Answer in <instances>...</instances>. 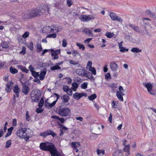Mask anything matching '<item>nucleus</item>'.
Segmentation results:
<instances>
[{
    "mask_svg": "<svg viewBox=\"0 0 156 156\" xmlns=\"http://www.w3.org/2000/svg\"><path fill=\"white\" fill-rule=\"evenodd\" d=\"M23 18L24 19H29L31 18H32V16H31V13L30 12L29 14H25L23 16Z\"/></svg>",
    "mask_w": 156,
    "mask_h": 156,
    "instance_id": "41",
    "label": "nucleus"
},
{
    "mask_svg": "<svg viewBox=\"0 0 156 156\" xmlns=\"http://www.w3.org/2000/svg\"><path fill=\"white\" fill-rule=\"evenodd\" d=\"M147 12L150 17H155V14L150 10H147Z\"/></svg>",
    "mask_w": 156,
    "mask_h": 156,
    "instance_id": "39",
    "label": "nucleus"
},
{
    "mask_svg": "<svg viewBox=\"0 0 156 156\" xmlns=\"http://www.w3.org/2000/svg\"><path fill=\"white\" fill-rule=\"evenodd\" d=\"M10 71L12 74H14L18 72L17 70L13 66H11L10 68Z\"/></svg>",
    "mask_w": 156,
    "mask_h": 156,
    "instance_id": "24",
    "label": "nucleus"
},
{
    "mask_svg": "<svg viewBox=\"0 0 156 156\" xmlns=\"http://www.w3.org/2000/svg\"><path fill=\"white\" fill-rule=\"evenodd\" d=\"M61 68L56 64L55 66L51 67L50 69L51 70L53 71L55 70L60 69Z\"/></svg>",
    "mask_w": 156,
    "mask_h": 156,
    "instance_id": "33",
    "label": "nucleus"
},
{
    "mask_svg": "<svg viewBox=\"0 0 156 156\" xmlns=\"http://www.w3.org/2000/svg\"><path fill=\"white\" fill-rule=\"evenodd\" d=\"M79 18L82 22H87L94 19L95 18V16L94 15H83L80 16Z\"/></svg>",
    "mask_w": 156,
    "mask_h": 156,
    "instance_id": "4",
    "label": "nucleus"
},
{
    "mask_svg": "<svg viewBox=\"0 0 156 156\" xmlns=\"http://www.w3.org/2000/svg\"><path fill=\"white\" fill-rule=\"evenodd\" d=\"M51 135L53 137L56 135V134L51 130H48L45 132L41 133H40V135L44 137H45L48 135Z\"/></svg>",
    "mask_w": 156,
    "mask_h": 156,
    "instance_id": "11",
    "label": "nucleus"
},
{
    "mask_svg": "<svg viewBox=\"0 0 156 156\" xmlns=\"http://www.w3.org/2000/svg\"><path fill=\"white\" fill-rule=\"evenodd\" d=\"M43 111V109L41 108H37L36 109V112L37 113H42Z\"/></svg>",
    "mask_w": 156,
    "mask_h": 156,
    "instance_id": "48",
    "label": "nucleus"
},
{
    "mask_svg": "<svg viewBox=\"0 0 156 156\" xmlns=\"http://www.w3.org/2000/svg\"><path fill=\"white\" fill-rule=\"evenodd\" d=\"M56 28L55 26L54 25L51 27H46L42 29V31L44 33H53L55 30H56Z\"/></svg>",
    "mask_w": 156,
    "mask_h": 156,
    "instance_id": "8",
    "label": "nucleus"
},
{
    "mask_svg": "<svg viewBox=\"0 0 156 156\" xmlns=\"http://www.w3.org/2000/svg\"><path fill=\"white\" fill-rule=\"evenodd\" d=\"M110 67L111 70L113 72H116L117 71L118 66L115 62H112L110 63Z\"/></svg>",
    "mask_w": 156,
    "mask_h": 156,
    "instance_id": "14",
    "label": "nucleus"
},
{
    "mask_svg": "<svg viewBox=\"0 0 156 156\" xmlns=\"http://www.w3.org/2000/svg\"><path fill=\"white\" fill-rule=\"evenodd\" d=\"M46 71H42L39 75V78L41 80H43L44 79V76L46 74Z\"/></svg>",
    "mask_w": 156,
    "mask_h": 156,
    "instance_id": "22",
    "label": "nucleus"
},
{
    "mask_svg": "<svg viewBox=\"0 0 156 156\" xmlns=\"http://www.w3.org/2000/svg\"><path fill=\"white\" fill-rule=\"evenodd\" d=\"M92 39V38H88L86 39V40H84V43L86 44H88L90 41Z\"/></svg>",
    "mask_w": 156,
    "mask_h": 156,
    "instance_id": "53",
    "label": "nucleus"
},
{
    "mask_svg": "<svg viewBox=\"0 0 156 156\" xmlns=\"http://www.w3.org/2000/svg\"><path fill=\"white\" fill-rule=\"evenodd\" d=\"M116 94L117 98H119V100L121 101H123L122 96L124 95L123 93H121L120 91H117Z\"/></svg>",
    "mask_w": 156,
    "mask_h": 156,
    "instance_id": "19",
    "label": "nucleus"
},
{
    "mask_svg": "<svg viewBox=\"0 0 156 156\" xmlns=\"http://www.w3.org/2000/svg\"><path fill=\"white\" fill-rule=\"evenodd\" d=\"M12 144L11 140H7L6 142L5 147L8 148Z\"/></svg>",
    "mask_w": 156,
    "mask_h": 156,
    "instance_id": "34",
    "label": "nucleus"
},
{
    "mask_svg": "<svg viewBox=\"0 0 156 156\" xmlns=\"http://www.w3.org/2000/svg\"><path fill=\"white\" fill-rule=\"evenodd\" d=\"M73 55L74 56L77 57L78 56H80V54L77 51L73 50Z\"/></svg>",
    "mask_w": 156,
    "mask_h": 156,
    "instance_id": "44",
    "label": "nucleus"
},
{
    "mask_svg": "<svg viewBox=\"0 0 156 156\" xmlns=\"http://www.w3.org/2000/svg\"><path fill=\"white\" fill-rule=\"evenodd\" d=\"M57 34L55 33H53L51 34L48 35L46 37L47 38H55L56 37Z\"/></svg>",
    "mask_w": 156,
    "mask_h": 156,
    "instance_id": "37",
    "label": "nucleus"
},
{
    "mask_svg": "<svg viewBox=\"0 0 156 156\" xmlns=\"http://www.w3.org/2000/svg\"><path fill=\"white\" fill-rule=\"evenodd\" d=\"M44 104V101L43 99H41L38 104V106L39 108H41Z\"/></svg>",
    "mask_w": 156,
    "mask_h": 156,
    "instance_id": "47",
    "label": "nucleus"
},
{
    "mask_svg": "<svg viewBox=\"0 0 156 156\" xmlns=\"http://www.w3.org/2000/svg\"><path fill=\"white\" fill-rule=\"evenodd\" d=\"M13 129V127H11L10 128L8 129V132L9 133H11V134L12 131Z\"/></svg>",
    "mask_w": 156,
    "mask_h": 156,
    "instance_id": "60",
    "label": "nucleus"
},
{
    "mask_svg": "<svg viewBox=\"0 0 156 156\" xmlns=\"http://www.w3.org/2000/svg\"><path fill=\"white\" fill-rule=\"evenodd\" d=\"M26 120H27V121H29L30 120V116H29L28 112V111H27L26 112Z\"/></svg>",
    "mask_w": 156,
    "mask_h": 156,
    "instance_id": "51",
    "label": "nucleus"
},
{
    "mask_svg": "<svg viewBox=\"0 0 156 156\" xmlns=\"http://www.w3.org/2000/svg\"><path fill=\"white\" fill-rule=\"evenodd\" d=\"M92 62L90 61H89L87 64V67H89V68L92 67Z\"/></svg>",
    "mask_w": 156,
    "mask_h": 156,
    "instance_id": "59",
    "label": "nucleus"
},
{
    "mask_svg": "<svg viewBox=\"0 0 156 156\" xmlns=\"http://www.w3.org/2000/svg\"><path fill=\"white\" fill-rule=\"evenodd\" d=\"M17 125L16 119H14L12 120V125L14 126H16Z\"/></svg>",
    "mask_w": 156,
    "mask_h": 156,
    "instance_id": "56",
    "label": "nucleus"
},
{
    "mask_svg": "<svg viewBox=\"0 0 156 156\" xmlns=\"http://www.w3.org/2000/svg\"><path fill=\"white\" fill-rule=\"evenodd\" d=\"M105 35L108 38H111L114 36V34L113 33L107 32L105 34Z\"/></svg>",
    "mask_w": 156,
    "mask_h": 156,
    "instance_id": "25",
    "label": "nucleus"
},
{
    "mask_svg": "<svg viewBox=\"0 0 156 156\" xmlns=\"http://www.w3.org/2000/svg\"><path fill=\"white\" fill-rule=\"evenodd\" d=\"M13 90L14 93L16 94V96L15 95H13V97H14V98H15V97L18 98L19 96V92L20 91V90L18 86L17 85H15L14 86L13 89Z\"/></svg>",
    "mask_w": 156,
    "mask_h": 156,
    "instance_id": "13",
    "label": "nucleus"
},
{
    "mask_svg": "<svg viewBox=\"0 0 156 156\" xmlns=\"http://www.w3.org/2000/svg\"><path fill=\"white\" fill-rule=\"evenodd\" d=\"M131 51L132 52L137 53L140 52L141 50H140L138 48H133L131 49Z\"/></svg>",
    "mask_w": 156,
    "mask_h": 156,
    "instance_id": "38",
    "label": "nucleus"
},
{
    "mask_svg": "<svg viewBox=\"0 0 156 156\" xmlns=\"http://www.w3.org/2000/svg\"><path fill=\"white\" fill-rule=\"evenodd\" d=\"M32 17L40 16L43 14L42 10L38 9H35L32 10L30 12Z\"/></svg>",
    "mask_w": 156,
    "mask_h": 156,
    "instance_id": "7",
    "label": "nucleus"
},
{
    "mask_svg": "<svg viewBox=\"0 0 156 156\" xmlns=\"http://www.w3.org/2000/svg\"><path fill=\"white\" fill-rule=\"evenodd\" d=\"M37 49L38 52H40L42 50L41 45L40 44H37Z\"/></svg>",
    "mask_w": 156,
    "mask_h": 156,
    "instance_id": "42",
    "label": "nucleus"
},
{
    "mask_svg": "<svg viewBox=\"0 0 156 156\" xmlns=\"http://www.w3.org/2000/svg\"><path fill=\"white\" fill-rule=\"evenodd\" d=\"M128 50V49H126L125 48L122 47L120 49L119 51L121 52H124L126 51H127Z\"/></svg>",
    "mask_w": 156,
    "mask_h": 156,
    "instance_id": "52",
    "label": "nucleus"
},
{
    "mask_svg": "<svg viewBox=\"0 0 156 156\" xmlns=\"http://www.w3.org/2000/svg\"><path fill=\"white\" fill-rule=\"evenodd\" d=\"M20 69L23 72L26 73H28L29 70L26 69V67L22 66H19Z\"/></svg>",
    "mask_w": 156,
    "mask_h": 156,
    "instance_id": "28",
    "label": "nucleus"
},
{
    "mask_svg": "<svg viewBox=\"0 0 156 156\" xmlns=\"http://www.w3.org/2000/svg\"><path fill=\"white\" fill-rule=\"evenodd\" d=\"M83 31L84 32L85 34L88 35L89 36H90L91 35H92V32L90 30L87 28H85Z\"/></svg>",
    "mask_w": 156,
    "mask_h": 156,
    "instance_id": "27",
    "label": "nucleus"
},
{
    "mask_svg": "<svg viewBox=\"0 0 156 156\" xmlns=\"http://www.w3.org/2000/svg\"><path fill=\"white\" fill-rule=\"evenodd\" d=\"M29 68L30 70V71L32 72L34 71V68L31 65H30L29 67Z\"/></svg>",
    "mask_w": 156,
    "mask_h": 156,
    "instance_id": "61",
    "label": "nucleus"
},
{
    "mask_svg": "<svg viewBox=\"0 0 156 156\" xmlns=\"http://www.w3.org/2000/svg\"><path fill=\"white\" fill-rule=\"evenodd\" d=\"M73 97L74 98L79 99L81 98V96L80 93H76L73 95Z\"/></svg>",
    "mask_w": 156,
    "mask_h": 156,
    "instance_id": "31",
    "label": "nucleus"
},
{
    "mask_svg": "<svg viewBox=\"0 0 156 156\" xmlns=\"http://www.w3.org/2000/svg\"><path fill=\"white\" fill-rule=\"evenodd\" d=\"M29 35V32L28 31L25 32L23 35L22 37L24 38L27 37Z\"/></svg>",
    "mask_w": 156,
    "mask_h": 156,
    "instance_id": "45",
    "label": "nucleus"
},
{
    "mask_svg": "<svg viewBox=\"0 0 156 156\" xmlns=\"http://www.w3.org/2000/svg\"><path fill=\"white\" fill-rule=\"evenodd\" d=\"M76 45L79 47L80 49H82L83 51L85 48L83 44L80 43L78 42L76 43Z\"/></svg>",
    "mask_w": 156,
    "mask_h": 156,
    "instance_id": "35",
    "label": "nucleus"
},
{
    "mask_svg": "<svg viewBox=\"0 0 156 156\" xmlns=\"http://www.w3.org/2000/svg\"><path fill=\"white\" fill-rule=\"evenodd\" d=\"M62 99L63 100V102L66 103L68 102L69 99V97L67 94H65L62 97Z\"/></svg>",
    "mask_w": 156,
    "mask_h": 156,
    "instance_id": "21",
    "label": "nucleus"
},
{
    "mask_svg": "<svg viewBox=\"0 0 156 156\" xmlns=\"http://www.w3.org/2000/svg\"><path fill=\"white\" fill-rule=\"evenodd\" d=\"M28 48L31 51H33L34 49V44L32 42H30L29 44L27 45Z\"/></svg>",
    "mask_w": 156,
    "mask_h": 156,
    "instance_id": "29",
    "label": "nucleus"
},
{
    "mask_svg": "<svg viewBox=\"0 0 156 156\" xmlns=\"http://www.w3.org/2000/svg\"><path fill=\"white\" fill-rule=\"evenodd\" d=\"M50 153L51 156H62V155L59 152H58L55 147H54L51 151Z\"/></svg>",
    "mask_w": 156,
    "mask_h": 156,
    "instance_id": "12",
    "label": "nucleus"
},
{
    "mask_svg": "<svg viewBox=\"0 0 156 156\" xmlns=\"http://www.w3.org/2000/svg\"><path fill=\"white\" fill-rule=\"evenodd\" d=\"M87 83H84L81 85V87L82 88L86 89L87 88Z\"/></svg>",
    "mask_w": 156,
    "mask_h": 156,
    "instance_id": "49",
    "label": "nucleus"
},
{
    "mask_svg": "<svg viewBox=\"0 0 156 156\" xmlns=\"http://www.w3.org/2000/svg\"><path fill=\"white\" fill-rule=\"evenodd\" d=\"M58 113L62 116H70L71 115L70 110L66 107L60 108L58 111Z\"/></svg>",
    "mask_w": 156,
    "mask_h": 156,
    "instance_id": "3",
    "label": "nucleus"
},
{
    "mask_svg": "<svg viewBox=\"0 0 156 156\" xmlns=\"http://www.w3.org/2000/svg\"><path fill=\"white\" fill-rule=\"evenodd\" d=\"M13 83L12 82L8 83L6 85L5 90L7 92H9L11 91V87L12 86Z\"/></svg>",
    "mask_w": 156,
    "mask_h": 156,
    "instance_id": "18",
    "label": "nucleus"
},
{
    "mask_svg": "<svg viewBox=\"0 0 156 156\" xmlns=\"http://www.w3.org/2000/svg\"><path fill=\"white\" fill-rule=\"evenodd\" d=\"M119 91H120L121 93H122V92L124 91V89H123L122 87V86H119Z\"/></svg>",
    "mask_w": 156,
    "mask_h": 156,
    "instance_id": "63",
    "label": "nucleus"
},
{
    "mask_svg": "<svg viewBox=\"0 0 156 156\" xmlns=\"http://www.w3.org/2000/svg\"><path fill=\"white\" fill-rule=\"evenodd\" d=\"M41 96V91L39 90H36L32 91L31 94V98L35 101H38Z\"/></svg>",
    "mask_w": 156,
    "mask_h": 156,
    "instance_id": "5",
    "label": "nucleus"
},
{
    "mask_svg": "<svg viewBox=\"0 0 156 156\" xmlns=\"http://www.w3.org/2000/svg\"><path fill=\"white\" fill-rule=\"evenodd\" d=\"M130 148V147L129 144H128L127 145L124 146L123 150L126 153L125 154V155L126 156H128L130 154V153L129 152Z\"/></svg>",
    "mask_w": 156,
    "mask_h": 156,
    "instance_id": "16",
    "label": "nucleus"
},
{
    "mask_svg": "<svg viewBox=\"0 0 156 156\" xmlns=\"http://www.w3.org/2000/svg\"><path fill=\"white\" fill-rule=\"evenodd\" d=\"M32 133V130L30 129L21 128L16 131V134L20 139H23L25 141H27Z\"/></svg>",
    "mask_w": 156,
    "mask_h": 156,
    "instance_id": "1",
    "label": "nucleus"
},
{
    "mask_svg": "<svg viewBox=\"0 0 156 156\" xmlns=\"http://www.w3.org/2000/svg\"><path fill=\"white\" fill-rule=\"evenodd\" d=\"M133 30L137 32H140V29L137 26H136L133 27Z\"/></svg>",
    "mask_w": 156,
    "mask_h": 156,
    "instance_id": "58",
    "label": "nucleus"
},
{
    "mask_svg": "<svg viewBox=\"0 0 156 156\" xmlns=\"http://www.w3.org/2000/svg\"><path fill=\"white\" fill-rule=\"evenodd\" d=\"M54 146V145L52 143L46 142L41 143L40 147L42 150L49 151L50 152Z\"/></svg>",
    "mask_w": 156,
    "mask_h": 156,
    "instance_id": "2",
    "label": "nucleus"
},
{
    "mask_svg": "<svg viewBox=\"0 0 156 156\" xmlns=\"http://www.w3.org/2000/svg\"><path fill=\"white\" fill-rule=\"evenodd\" d=\"M109 16L112 20H117L120 22H122V21L121 18L120 17L117 16L114 12H110Z\"/></svg>",
    "mask_w": 156,
    "mask_h": 156,
    "instance_id": "10",
    "label": "nucleus"
},
{
    "mask_svg": "<svg viewBox=\"0 0 156 156\" xmlns=\"http://www.w3.org/2000/svg\"><path fill=\"white\" fill-rule=\"evenodd\" d=\"M104 71L105 72H106L108 71V68L107 67V66H105L103 68Z\"/></svg>",
    "mask_w": 156,
    "mask_h": 156,
    "instance_id": "64",
    "label": "nucleus"
},
{
    "mask_svg": "<svg viewBox=\"0 0 156 156\" xmlns=\"http://www.w3.org/2000/svg\"><path fill=\"white\" fill-rule=\"evenodd\" d=\"M69 62L70 64L73 65H77L79 63L78 62H76L74 61H73L72 60H70L69 61Z\"/></svg>",
    "mask_w": 156,
    "mask_h": 156,
    "instance_id": "50",
    "label": "nucleus"
},
{
    "mask_svg": "<svg viewBox=\"0 0 156 156\" xmlns=\"http://www.w3.org/2000/svg\"><path fill=\"white\" fill-rule=\"evenodd\" d=\"M89 70L91 72L92 74L94 75L96 74V71L95 68L94 67L89 68Z\"/></svg>",
    "mask_w": 156,
    "mask_h": 156,
    "instance_id": "36",
    "label": "nucleus"
},
{
    "mask_svg": "<svg viewBox=\"0 0 156 156\" xmlns=\"http://www.w3.org/2000/svg\"><path fill=\"white\" fill-rule=\"evenodd\" d=\"M97 151L98 155L100 156H102L105 154V151L103 150H100V149H98L97 150Z\"/></svg>",
    "mask_w": 156,
    "mask_h": 156,
    "instance_id": "32",
    "label": "nucleus"
},
{
    "mask_svg": "<svg viewBox=\"0 0 156 156\" xmlns=\"http://www.w3.org/2000/svg\"><path fill=\"white\" fill-rule=\"evenodd\" d=\"M97 98V95L95 94H92L91 95L88 97V98L90 101H92L94 100Z\"/></svg>",
    "mask_w": 156,
    "mask_h": 156,
    "instance_id": "30",
    "label": "nucleus"
},
{
    "mask_svg": "<svg viewBox=\"0 0 156 156\" xmlns=\"http://www.w3.org/2000/svg\"><path fill=\"white\" fill-rule=\"evenodd\" d=\"M112 108H116L117 107V105L116 103V101H113L112 102Z\"/></svg>",
    "mask_w": 156,
    "mask_h": 156,
    "instance_id": "43",
    "label": "nucleus"
},
{
    "mask_svg": "<svg viewBox=\"0 0 156 156\" xmlns=\"http://www.w3.org/2000/svg\"><path fill=\"white\" fill-rule=\"evenodd\" d=\"M70 96H71L72 94V91L71 89H69L66 92Z\"/></svg>",
    "mask_w": 156,
    "mask_h": 156,
    "instance_id": "57",
    "label": "nucleus"
},
{
    "mask_svg": "<svg viewBox=\"0 0 156 156\" xmlns=\"http://www.w3.org/2000/svg\"><path fill=\"white\" fill-rule=\"evenodd\" d=\"M51 51L52 52L51 54V56L53 57L54 55H58L60 52V49H57L54 50L53 49H51Z\"/></svg>",
    "mask_w": 156,
    "mask_h": 156,
    "instance_id": "17",
    "label": "nucleus"
},
{
    "mask_svg": "<svg viewBox=\"0 0 156 156\" xmlns=\"http://www.w3.org/2000/svg\"><path fill=\"white\" fill-rule=\"evenodd\" d=\"M63 90L65 92H67L69 89L68 87L66 85L63 86Z\"/></svg>",
    "mask_w": 156,
    "mask_h": 156,
    "instance_id": "55",
    "label": "nucleus"
},
{
    "mask_svg": "<svg viewBox=\"0 0 156 156\" xmlns=\"http://www.w3.org/2000/svg\"><path fill=\"white\" fill-rule=\"evenodd\" d=\"M143 85L147 89L149 93L151 95H155L156 93L152 90V85L150 83H143Z\"/></svg>",
    "mask_w": 156,
    "mask_h": 156,
    "instance_id": "9",
    "label": "nucleus"
},
{
    "mask_svg": "<svg viewBox=\"0 0 156 156\" xmlns=\"http://www.w3.org/2000/svg\"><path fill=\"white\" fill-rule=\"evenodd\" d=\"M31 73L32 76H34L35 78H37L39 75V73L34 71L32 72Z\"/></svg>",
    "mask_w": 156,
    "mask_h": 156,
    "instance_id": "40",
    "label": "nucleus"
},
{
    "mask_svg": "<svg viewBox=\"0 0 156 156\" xmlns=\"http://www.w3.org/2000/svg\"><path fill=\"white\" fill-rule=\"evenodd\" d=\"M78 67H80V68L76 70L75 73L76 74L79 76H87L86 71L81 66V65H79L78 66Z\"/></svg>",
    "mask_w": 156,
    "mask_h": 156,
    "instance_id": "6",
    "label": "nucleus"
},
{
    "mask_svg": "<svg viewBox=\"0 0 156 156\" xmlns=\"http://www.w3.org/2000/svg\"><path fill=\"white\" fill-rule=\"evenodd\" d=\"M29 88L27 85L24 84L23 85L22 91L24 94H27L29 93Z\"/></svg>",
    "mask_w": 156,
    "mask_h": 156,
    "instance_id": "15",
    "label": "nucleus"
},
{
    "mask_svg": "<svg viewBox=\"0 0 156 156\" xmlns=\"http://www.w3.org/2000/svg\"><path fill=\"white\" fill-rule=\"evenodd\" d=\"M56 102V101H55L52 103L50 104L47 102V101H45V105L46 106L49 108H51L55 104Z\"/></svg>",
    "mask_w": 156,
    "mask_h": 156,
    "instance_id": "20",
    "label": "nucleus"
},
{
    "mask_svg": "<svg viewBox=\"0 0 156 156\" xmlns=\"http://www.w3.org/2000/svg\"><path fill=\"white\" fill-rule=\"evenodd\" d=\"M71 145L74 148L78 147L80 146V143L79 142H73L71 143Z\"/></svg>",
    "mask_w": 156,
    "mask_h": 156,
    "instance_id": "23",
    "label": "nucleus"
},
{
    "mask_svg": "<svg viewBox=\"0 0 156 156\" xmlns=\"http://www.w3.org/2000/svg\"><path fill=\"white\" fill-rule=\"evenodd\" d=\"M67 3L68 5L70 6L72 5V2L71 0H67Z\"/></svg>",
    "mask_w": 156,
    "mask_h": 156,
    "instance_id": "62",
    "label": "nucleus"
},
{
    "mask_svg": "<svg viewBox=\"0 0 156 156\" xmlns=\"http://www.w3.org/2000/svg\"><path fill=\"white\" fill-rule=\"evenodd\" d=\"M105 78L106 79H111V77L110 73H107L105 75Z\"/></svg>",
    "mask_w": 156,
    "mask_h": 156,
    "instance_id": "54",
    "label": "nucleus"
},
{
    "mask_svg": "<svg viewBox=\"0 0 156 156\" xmlns=\"http://www.w3.org/2000/svg\"><path fill=\"white\" fill-rule=\"evenodd\" d=\"M72 89L74 91H76L78 88V84L76 83H74L72 84Z\"/></svg>",
    "mask_w": 156,
    "mask_h": 156,
    "instance_id": "26",
    "label": "nucleus"
},
{
    "mask_svg": "<svg viewBox=\"0 0 156 156\" xmlns=\"http://www.w3.org/2000/svg\"><path fill=\"white\" fill-rule=\"evenodd\" d=\"M67 42L66 40L63 39L62 41V46L63 47H65L67 46Z\"/></svg>",
    "mask_w": 156,
    "mask_h": 156,
    "instance_id": "46",
    "label": "nucleus"
}]
</instances>
